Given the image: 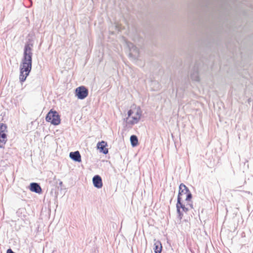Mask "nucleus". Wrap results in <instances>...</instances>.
<instances>
[{"instance_id": "1", "label": "nucleus", "mask_w": 253, "mask_h": 253, "mask_svg": "<svg viewBox=\"0 0 253 253\" xmlns=\"http://www.w3.org/2000/svg\"><path fill=\"white\" fill-rule=\"evenodd\" d=\"M32 46L31 43H26L24 46L23 57L20 66L19 79L21 82H24L32 69Z\"/></svg>"}, {"instance_id": "2", "label": "nucleus", "mask_w": 253, "mask_h": 253, "mask_svg": "<svg viewBox=\"0 0 253 253\" xmlns=\"http://www.w3.org/2000/svg\"><path fill=\"white\" fill-rule=\"evenodd\" d=\"M128 117L126 118V123L130 125L137 124L141 118L142 111L139 107L132 108L127 112Z\"/></svg>"}, {"instance_id": "3", "label": "nucleus", "mask_w": 253, "mask_h": 253, "mask_svg": "<svg viewBox=\"0 0 253 253\" xmlns=\"http://www.w3.org/2000/svg\"><path fill=\"white\" fill-rule=\"evenodd\" d=\"M46 121L50 122L53 125H58L60 123V116L56 111H53L52 109L47 113L45 117Z\"/></svg>"}, {"instance_id": "4", "label": "nucleus", "mask_w": 253, "mask_h": 253, "mask_svg": "<svg viewBox=\"0 0 253 253\" xmlns=\"http://www.w3.org/2000/svg\"><path fill=\"white\" fill-rule=\"evenodd\" d=\"M88 89L84 86L78 87L76 89V95L80 99H84L88 95Z\"/></svg>"}, {"instance_id": "5", "label": "nucleus", "mask_w": 253, "mask_h": 253, "mask_svg": "<svg viewBox=\"0 0 253 253\" xmlns=\"http://www.w3.org/2000/svg\"><path fill=\"white\" fill-rule=\"evenodd\" d=\"M126 44L129 49V55L134 58H136L139 55V50L131 42L126 41Z\"/></svg>"}, {"instance_id": "6", "label": "nucleus", "mask_w": 253, "mask_h": 253, "mask_svg": "<svg viewBox=\"0 0 253 253\" xmlns=\"http://www.w3.org/2000/svg\"><path fill=\"white\" fill-rule=\"evenodd\" d=\"M180 208L182 209V211L187 212L188 211V208L185 207V205L181 203V201H180L179 198H177V202L176 203V209L177 212L178 214V217L180 219H182L183 216V213L180 211Z\"/></svg>"}, {"instance_id": "7", "label": "nucleus", "mask_w": 253, "mask_h": 253, "mask_svg": "<svg viewBox=\"0 0 253 253\" xmlns=\"http://www.w3.org/2000/svg\"><path fill=\"white\" fill-rule=\"evenodd\" d=\"M189 189L188 187L183 183H181L179 186V192L177 198H179L180 201H181L182 198V196L183 195L186 194L189 192Z\"/></svg>"}, {"instance_id": "8", "label": "nucleus", "mask_w": 253, "mask_h": 253, "mask_svg": "<svg viewBox=\"0 0 253 253\" xmlns=\"http://www.w3.org/2000/svg\"><path fill=\"white\" fill-rule=\"evenodd\" d=\"M92 181L94 187L97 188H100L102 187V179L99 175H95L92 178Z\"/></svg>"}, {"instance_id": "9", "label": "nucleus", "mask_w": 253, "mask_h": 253, "mask_svg": "<svg viewBox=\"0 0 253 253\" xmlns=\"http://www.w3.org/2000/svg\"><path fill=\"white\" fill-rule=\"evenodd\" d=\"M30 189L31 191L36 193L40 194L42 192V188L40 185L37 183H31L30 184Z\"/></svg>"}, {"instance_id": "10", "label": "nucleus", "mask_w": 253, "mask_h": 253, "mask_svg": "<svg viewBox=\"0 0 253 253\" xmlns=\"http://www.w3.org/2000/svg\"><path fill=\"white\" fill-rule=\"evenodd\" d=\"M106 146L107 143L104 141H102L101 142H99L97 144L98 149L104 154H106L108 153V149L106 148Z\"/></svg>"}, {"instance_id": "11", "label": "nucleus", "mask_w": 253, "mask_h": 253, "mask_svg": "<svg viewBox=\"0 0 253 253\" xmlns=\"http://www.w3.org/2000/svg\"><path fill=\"white\" fill-rule=\"evenodd\" d=\"M70 157L76 162H80L81 161V156L78 151L71 152L70 153Z\"/></svg>"}, {"instance_id": "12", "label": "nucleus", "mask_w": 253, "mask_h": 253, "mask_svg": "<svg viewBox=\"0 0 253 253\" xmlns=\"http://www.w3.org/2000/svg\"><path fill=\"white\" fill-rule=\"evenodd\" d=\"M7 140L6 133L4 132H0V148H4Z\"/></svg>"}, {"instance_id": "13", "label": "nucleus", "mask_w": 253, "mask_h": 253, "mask_svg": "<svg viewBox=\"0 0 253 253\" xmlns=\"http://www.w3.org/2000/svg\"><path fill=\"white\" fill-rule=\"evenodd\" d=\"M191 78L195 81H199L200 78L199 76L198 69L197 67H194L193 71L191 73Z\"/></svg>"}, {"instance_id": "14", "label": "nucleus", "mask_w": 253, "mask_h": 253, "mask_svg": "<svg viewBox=\"0 0 253 253\" xmlns=\"http://www.w3.org/2000/svg\"><path fill=\"white\" fill-rule=\"evenodd\" d=\"M162 246L161 242L159 241H156L154 243V252L155 253H161Z\"/></svg>"}, {"instance_id": "15", "label": "nucleus", "mask_w": 253, "mask_h": 253, "mask_svg": "<svg viewBox=\"0 0 253 253\" xmlns=\"http://www.w3.org/2000/svg\"><path fill=\"white\" fill-rule=\"evenodd\" d=\"M130 140L132 146H136L138 144V138L136 135H132L130 137Z\"/></svg>"}, {"instance_id": "16", "label": "nucleus", "mask_w": 253, "mask_h": 253, "mask_svg": "<svg viewBox=\"0 0 253 253\" xmlns=\"http://www.w3.org/2000/svg\"><path fill=\"white\" fill-rule=\"evenodd\" d=\"M186 198H185V200L187 201V202H189L191 199H192V194L191 193L190 191L189 190V192L187 193V194H186Z\"/></svg>"}, {"instance_id": "17", "label": "nucleus", "mask_w": 253, "mask_h": 253, "mask_svg": "<svg viewBox=\"0 0 253 253\" xmlns=\"http://www.w3.org/2000/svg\"><path fill=\"white\" fill-rule=\"evenodd\" d=\"M7 126H6L3 124V123H0V132H4L6 129Z\"/></svg>"}, {"instance_id": "18", "label": "nucleus", "mask_w": 253, "mask_h": 253, "mask_svg": "<svg viewBox=\"0 0 253 253\" xmlns=\"http://www.w3.org/2000/svg\"><path fill=\"white\" fill-rule=\"evenodd\" d=\"M6 253H15L11 249H9L7 250Z\"/></svg>"}, {"instance_id": "19", "label": "nucleus", "mask_w": 253, "mask_h": 253, "mask_svg": "<svg viewBox=\"0 0 253 253\" xmlns=\"http://www.w3.org/2000/svg\"><path fill=\"white\" fill-rule=\"evenodd\" d=\"M188 205L190 206V207H191V208H193V206H192V204H188Z\"/></svg>"}]
</instances>
